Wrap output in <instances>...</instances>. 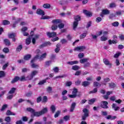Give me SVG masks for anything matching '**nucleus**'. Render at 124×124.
Wrapping results in <instances>:
<instances>
[{
  "label": "nucleus",
  "instance_id": "1",
  "mask_svg": "<svg viewBox=\"0 0 124 124\" xmlns=\"http://www.w3.org/2000/svg\"><path fill=\"white\" fill-rule=\"evenodd\" d=\"M47 56V53H45L43 54L41 56H40L39 55H36L33 59H32L31 61V62H35L36 60H37L39 59L40 61H43L44 59L46 58V57Z\"/></svg>",
  "mask_w": 124,
  "mask_h": 124
},
{
  "label": "nucleus",
  "instance_id": "2",
  "mask_svg": "<svg viewBox=\"0 0 124 124\" xmlns=\"http://www.w3.org/2000/svg\"><path fill=\"white\" fill-rule=\"evenodd\" d=\"M74 19L75 21L73 23V30L76 31V28H77V26H78V24L79 23V21L81 20V17L79 16H74Z\"/></svg>",
  "mask_w": 124,
  "mask_h": 124
},
{
  "label": "nucleus",
  "instance_id": "3",
  "mask_svg": "<svg viewBox=\"0 0 124 124\" xmlns=\"http://www.w3.org/2000/svg\"><path fill=\"white\" fill-rule=\"evenodd\" d=\"M82 111L84 114L82 116V121H86L87 118L89 117V110L87 108H84Z\"/></svg>",
  "mask_w": 124,
  "mask_h": 124
},
{
  "label": "nucleus",
  "instance_id": "4",
  "mask_svg": "<svg viewBox=\"0 0 124 124\" xmlns=\"http://www.w3.org/2000/svg\"><path fill=\"white\" fill-rule=\"evenodd\" d=\"M77 93H78V90L76 88H74L72 92V94H69V97H70V98H75V97L77 96Z\"/></svg>",
  "mask_w": 124,
  "mask_h": 124
},
{
  "label": "nucleus",
  "instance_id": "5",
  "mask_svg": "<svg viewBox=\"0 0 124 124\" xmlns=\"http://www.w3.org/2000/svg\"><path fill=\"white\" fill-rule=\"evenodd\" d=\"M108 102L105 101H102L101 102L100 107L103 108V109H108Z\"/></svg>",
  "mask_w": 124,
  "mask_h": 124
},
{
  "label": "nucleus",
  "instance_id": "6",
  "mask_svg": "<svg viewBox=\"0 0 124 124\" xmlns=\"http://www.w3.org/2000/svg\"><path fill=\"white\" fill-rule=\"evenodd\" d=\"M84 50H86V46H77L74 49V51H78V52H83Z\"/></svg>",
  "mask_w": 124,
  "mask_h": 124
},
{
  "label": "nucleus",
  "instance_id": "7",
  "mask_svg": "<svg viewBox=\"0 0 124 124\" xmlns=\"http://www.w3.org/2000/svg\"><path fill=\"white\" fill-rule=\"evenodd\" d=\"M46 35H47L48 37H49V38L55 37L57 35V33L55 32H47L46 33Z\"/></svg>",
  "mask_w": 124,
  "mask_h": 124
},
{
  "label": "nucleus",
  "instance_id": "8",
  "mask_svg": "<svg viewBox=\"0 0 124 124\" xmlns=\"http://www.w3.org/2000/svg\"><path fill=\"white\" fill-rule=\"evenodd\" d=\"M40 116H41V113L40 111L35 112V111H34V113H33V114H31V117L34 118V117H40Z\"/></svg>",
  "mask_w": 124,
  "mask_h": 124
},
{
  "label": "nucleus",
  "instance_id": "9",
  "mask_svg": "<svg viewBox=\"0 0 124 124\" xmlns=\"http://www.w3.org/2000/svg\"><path fill=\"white\" fill-rule=\"evenodd\" d=\"M37 14L38 15H41L42 16H44L45 15V13H44V11L40 9H38L36 11Z\"/></svg>",
  "mask_w": 124,
  "mask_h": 124
},
{
  "label": "nucleus",
  "instance_id": "10",
  "mask_svg": "<svg viewBox=\"0 0 124 124\" xmlns=\"http://www.w3.org/2000/svg\"><path fill=\"white\" fill-rule=\"evenodd\" d=\"M83 13L85 14V15H86L87 17H92V16H93V14H92V13L87 10H83Z\"/></svg>",
  "mask_w": 124,
  "mask_h": 124
},
{
  "label": "nucleus",
  "instance_id": "11",
  "mask_svg": "<svg viewBox=\"0 0 124 124\" xmlns=\"http://www.w3.org/2000/svg\"><path fill=\"white\" fill-rule=\"evenodd\" d=\"M104 63L106 65H109V67H112V64L110 63V62H109V60L107 59H104L103 60Z\"/></svg>",
  "mask_w": 124,
  "mask_h": 124
},
{
  "label": "nucleus",
  "instance_id": "12",
  "mask_svg": "<svg viewBox=\"0 0 124 124\" xmlns=\"http://www.w3.org/2000/svg\"><path fill=\"white\" fill-rule=\"evenodd\" d=\"M91 85V82L88 81H84L82 82L81 86H83L84 87H88Z\"/></svg>",
  "mask_w": 124,
  "mask_h": 124
},
{
  "label": "nucleus",
  "instance_id": "13",
  "mask_svg": "<svg viewBox=\"0 0 124 124\" xmlns=\"http://www.w3.org/2000/svg\"><path fill=\"white\" fill-rule=\"evenodd\" d=\"M76 107V103L73 102L72 103L71 106V108L70 109V112H73L75 109V107Z\"/></svg>",
  "mask_w": 124,
  "mask_h": 124
},
{
  "label": "nucleus",
  "instance_id": "14",
  "mask_svg": "<svg viewBox=\"0 0 124 124\" xmlns=\"http://www.w3.org/2000/svg\"><path fill=\"white\" fill-rule=\"evenodd\" d=\"M78 63H79V62L77 61L67 62V64H69V65H73V64H78Z\"/></svg>",
  "mask_w": 124,
  "mask_h": 124
},
{
  "label": "nucleus",
  "instance_id": "15",
  "mask_svg": "<svg viewBox=\"0 0 124 124\" xmlns=\"http://www.w3.org/2000/svg\"><path fill=\"white\" fill-rule=\"evenodd\" d=\"M52 23L54 25H57V24H61L62 23V20L61 19H53L52 21Z\"/></svg>",
  "mask_w": 124,
  "mask_h": 124
},
{
  "label": "nucleus",
  "instance_id": "16",
  "mask_svg": "<svg viewBox=\"0 0 124 124\" xmlns=\"http://www.w3.org/2000/svg\"><path fill=\"white\" fill-rule=\"evenodd\" d=\"M110 78H104V81L102 82V84L103 85H104L105 86H106L108 82H109Z\"/></svg>",
  "mask_w": 124,
  "mask_h": 124
},
{
  "label": "nucleus",
  "instance_id": "17",
  "mask_svg": "<svg viewBox=\"0 0 124 124\" xmlns=\"http://www.w3.org/2000/svg\"><path fill=\"white\" fill-rule=\"evenodd\" d=\"M107 120H110L111 121H113V120H115V119H117V116H112V115H108L106 117Z\"/></svg>",
  "mask_w": 124,
  "mask_h": 124
},
{
  "label": "nucleus",
  "instance_id": "18",
  "mask_svg": "<svg viewBox=\"0 0 124 124\" xmlns=\"http://www.w3.org/2000/svg\"><path fill=\"white\" fill-rule=\"evenodd\" d=\"M39 38V35H35L34 37L32 39V43L33 44H35V42L37 39Z\"/></svg>",
  "mask_w": 124,
  "mask_h": 124
},
{
  "label": "nucleus",
  "instance_id": "19",
  "mask_svg": "<svg viewBox=\"0 0 124 124\" xmlns=\"http://www.w3.org/2000/svg\"><path fill=\"white\" fill-rule=\"evenodd\" d=\"M6 115L7 116H15L16 114L14 112H12L10 110H8L6 111Z\"/></svg>",
  "mask_w": 124,
  "mask_h": 124
},
{
  "label": "nucleus",
  "instance_id": "20",
  "mask_svg": "<svg viewBox=\"0 0 124 124\" xmlns=\"http://www.w3.org/2000/svg\"><path fill=\"white\" fill-rule=\"evenodd\" d=\"M60 48H61V44H58L56 45V48L55 49V53H59V52H60V50H61Z\"/></svg>",
  "mask_w": 124,
  "mask_h": 124
},
{
  "label": "nucleus",
  "instance_id": "21",
  "mask_svg": "<svg viewBox=\"0 0 124 124\" xmlns=\"http://www.w3.org/2000/svg\"><path fill=\"white\" fill-rule=\"evenodd\" d=\"M20 80V78L19 77H15L11 81L12 84H14V83H16L17 81Z\"/></svg>",
  "mask_w": 124,
  "mask_h": 124
},
{
  "label": "nucleus",
  "instance_id": "22",
  "mask_svg": "<svg viewBox=\"0 0 124 124\" xmlns=\"http://www.w3.org/2000/svg\"><path fill=\"white\" fill-rule=\"evenodd\" d=\"M48 111V108H44L42 110H41L40 113L41 115H44V114H45V113H47Z\"/></svg>",
  "mask_w": 124,
  "mask_h": 124
},
{
  "label": "nucleus",
  "instance_id": "23",
  "mask_svg": "<svg viewBox=\"0 0 124 124\" xmlns=\"http://www.w3.org/2000/svg\"><path fill=\"white\" fill-rule=\"evenodd\" d=\"M27 110L28 112H30V113H31V115H33V113H34V111H35V110L33 109V108H27Z\"/></svg>",
  "mask_w": 124,
  "mask_h": 124
},
{
  "label": "nucleus",
  "instance_id": "24",
  "mask_svg": "<svg viewBox=\"0 0 124 124\" xmlns=\"http://www.w3.org/2000/svg\"><path fill=\"white\" fill-rule=\"evenodd\" d=\"M89 58H84L81 59L79 62L80 63H85V62H88V61H89Z\"/></svg>",
  "mask_w": 124,
  "mask_h": 124
},
{
  "label": "nucleus",
  "instance_id": "25",
  "mask_svg": "<svg viewBox=\"0 0 124 124\" xmlns=\"http://www.w3.org/2000/svg\"><path fill=\"white\" fill-rule=\"evenodd\" d=\"M112 107L115 111H118V110H120V107H117V105L115 104H112Z\"/></svg>",
  "mask_w": 124,
  "mask_h": 124
},
{
  "label": "nucleus",
  "instance_id": "26",
  "mask_svg": "<svg viewBox=\"0 0 124 124\" xmlns=\"http://www.w3.org/2000/svg\"><path fill=\"white\" fill-rule=\"evenodd\" d=\"M31 58V54H27L24 57V59L25 61H29Z\"/></svg>",
  "mask_w": 124,
  "mask_h": 124
},
{
  "label": "nucleus",
  "instance_id": "27",
  "mask_svg": "<svg viewBox=\"0 0 124 124\" xmlns=\"http://www.w3.org/2000/svg\"><path fill=\"white\" fill-rule=\"evenodd\" d=\"M102 13L104 15H108V14H110V11L108 9H105L102 11Z\"/></svg>",
  "mask_w": 124,
  "mask_h": 124
},
{
  "label": "nucleus",
  "instance_id": "28",
  "mask_svg": "<svg viewBox=\"0 0 124 124\" xmlns=\"http://www.w3.org/2000/svg\"><path fill=\"white\" fill-rule=\"evenodd\" d=\"M46 92L48 93H52V91H53V88L50 86L48 87L46 89Z\"/></svg>",
  "mask_w": 124,
  "mask_h": 124
},
{
  "label": "nucleus",
  "instance_id": "29",
  "mask_svg": "<svg viewBox=\"0 0 124 124\" xmlns=\"http://www.w3.org/2000/svg\"><path fill=\"white\" fill-rule=\"evenodd\" d=\"M32 68H39V65L35 64L33 62L32 63L31 65Z\"/></svg>",
  "mask_w": 124,
  "mask_h": 124
},
{
  "label": "nucleus",
  "instance_id": "30",
  "mask_svg": "<svg viewBox=\"0 0 124 124\" xmlns=\"http://www.w3.org/2000/svg\"><path fill=\"white\" fill-rule=\"evenodd\" d=\"M4 121L5 122H6V123H9L10 122H11V118H10L9 116H7L5 118Z\"/></svg>",
  "mask_w": 124,
  "mask_h": 124
},
{
  "label": "nucleus",
  "instance_id": "31",
  "mask_svg": "<svg viewBox=\"0 0 124 124\" xmlns=\"http://www.w3.org/2000/svg\"><path fill=\"white\" fill-rule=\"evenodd\" d=\"M59 3L61 5H62L63 4H67V3H68V1H67V0H61L59 1Z\"/></svg>",
  "mask_w": 124,
  "mask_h": 124
},
{
  "label": "nucleus",
  "instance_id": "32",
  "mask_svg": "<svg viewBox=\"0 0 124 124\" xmlns=\"http://www.w3.org/2000/svg\"><path fill=\"white\" fill-rule=\"evenodd\" d=\"M93 86L94 87H100L101 86V84H100V83H99L98 82L95 81L93 83Z\"/></svg>",
  "mask_w": 124,
  "mask_h": 124
},
{
  "label": "nucleus",
  "instance_id": "33",
  "mask_svg": "<svg viewBox=\"0 0 124 124\" xmlns=\"http://www.w3.org/2000/svg\"><path fill=\"white\" fill-rule=\"evenodd\" d=\"M4 42L5 44V45H7V46H9L10 45V41L9 40L7 39H5L4 40Z\"/></svg>",
  "mask_w": 124,
  "mask_h": 124
},
{
  "label": "nucleus",
  "instance_id": "34",
  "mask_svg": "<svg viewBox=\"0 0 124 124\" xmlns=\"http://www.w3.org/2000/svg\"><path fill=\"white\" fill-rule=\"evenodd\" d=\"M95 100H96V99L95 98H93L92 99L89 100L88 103L89 104H93L95 102Z\"/></svg>",
  "mask_w": 124,
  "mask_h": 124
},
{
  "label": "nucleus",
  "instance_id": "35",
  "mask_svg": "<svg viewBox=\"0 0 124 124\" xmlns=\"http://www.w3.org/2000/svg\"><path fill=\"white\" fill-rule=\"evenodd\" d=\"M5 77V73L3 71H0V78Z\"/></svg>",
  "mask_w": 124,
  "mask_h": 124
},
{
  "label": "nucleus",
  "instance_id": "36",
  "mask_svg": "<svg viewBox=\"0 0 124 124\" xmlns=\"http://www.w3.org/2000/svg\"><path fill=\"white\" fill-rule=\"evenodd\" d=\"M50 110L52 113H55L56 111V107L54 105H52L50 107Z\"/></svg>",
  "mask_w": 124,
  "mask_h": 124
},
{
  "label": "nucleus",
  "instance_id": "37",
  "mask_svg": "<svg viewBox=\"0 0 124 124\" xmlns=\"http://www.w3.org/2000/svg\"><path fill=\"white\" fill-rule=\"evenodd\" d=\"M111 25L113 27H119V25H120V23H119V22L118 21H115L112 23Z\"/></svg>",
  "mask_w": 124,
  "mask_h": 124
},
{
  "label": "nucleus",
  "instance_id": "38",
  "mask_svg": "<svg viewBox=\"0 0 124 124\" xmlns=\"http://www.w3.org/2000/svg\"><path fill=\"white\" fill-rule=\"evenodd\" d=\"M38 73V71L36 70L33 71L31 72V74L32 75L33 77H34L36 74Z\"/></svg>",
  "mask_w": 124,
  "mask_h": 124
},
{
  "label": "nucleus",
  "instance_id": "39",
  "mask_svg": "<svg viewBox=\"0 0 124 124\" xmlns=\"http://www.w3.org/2000/svg\"><path fill=\"white\" fill-rule=\"evenodd\" d=\"M22 49H23V46L22 45H19L17 47L16 51L17 52H20Z\"/></svg>",
  "mask_w": 124,
  "mask_h": 124
},
{
  "label": "nucleus",
  "instance_id": "40",
  "mask_svg": "<svg viewBox=\"0 0 124 124\" xmlns=\"http://www.w3.org/2000/svg\"><path fill=\"white\" fill-rule=\"evenodd\" d=\"M21 21V18H18L13 25V28H16V25Z\"/></svg>",
  "mask_w": 124,
  "mask_h": 124
},
{
  "label": "nucleus",
  "instance_id": "41",
  "mask_svg": "<svg viewBox=\"0 0 124 124\" xmlns=\"http://www.w3.org/2000/svg\"><path fill=\"white\" fill-rule=\"evenodd\" d=\"M72 69H73V70H78V69H80V67H79V66L78 65H76L73 66Z\"/></svg>",
  "mask_w": 124,
  "mask_h": 124
},
{
  "label": "nucleus",
  "instance_id": "42",
  "mask_svg": "<svg viewBox=\"0 0 124 124\" xmlns=\"http://www.w3.org/2000/svg\"><path fill=\"white\" fill-rule=\"evenodd\" d=\"M19 81H21V82L27 81V78L25 76H22L20 78H19Z\"/></svg>",
  "mask_w": 124,
  "mask_h": 124
},
{
  "label": "nucleus",
  "instance_id": "43",
  "mask_svg": "<svg viewBox=\"0 0 124 124\" xmlns=\"http://www.w3.org/2000/svg\"><path fill=\"white\" fill-rule=\"evenodd\" d=\"M108 86L109 88L113 89V88H115L116 87V84L113 82H111L108 84Z\"/></svg>",
  "mask_w": 124,
  "mask_h": 124
},
{
  "label": "nucleus",
  "instance_id": "44",
  "mask_svg": "<svg viewBox=\"0 0 124 124\" xmlns=\"http://www.w3.org/2000/svg\"><path fill=\"white\" fill-rule=\"evenodd\" d=\"M90 66H91V63L89 62L85 63L83 65V67L84 68H86L87 67H90Z\"/></svg>",
  "mask_w": 124,
  "mask_h": 124
},
{
  "label": "nucleus",
  "instance_id": "45",
  "mask_svg": "<svg viewBox=\"0 0 124 124\" xmlns=\"http://www.w3.org/2000/svg\"><path fill=\"white\" fill-rule=\"evenodd\" d=\"M2 24L4 26H6V25H10V22L8 20H3L2 22Z\"/></svg>",
  "mask_w": 124,
  "mask_h": 124
},
{
  "label": "nucleus",
  "instance_id": "46",
  "mask_svg": "<svg viewBox=\"0 0 124 124\" xmlns=\"http://www.w3.org/2000/svg\"><path fill=\"white\" fill-rule=\"evenodd\" d=\"M57 29H58V25L56 24H53L51 26V29L52 30V31H56Z\"/></svg>",
  "mask_w": 124,
  "mask_h": 124
},
{
  "label": "nucleus",
  "instance_id": "47",
  "mask_svg": "<svg viewBox=\"0 0 124 124\" xmlns=\"http://www.w3.org/2000/svg\"><path fill=\"white\" fill-rule=\"evenodd\" d=\"M97 88H94V89H93V90L89 92V93H97Z\"/></svg>",
  "mask_w": 124,
  "mask_h": 124
},
{
  "label": "nucleus",
  "instance_id": "48",
  "mask_svg": "<svg viewBox=\"0 0 124 124\" xmlns=\"http://www.w3.org/2000/svg\"><path fill=\"white\" fill-rule=\"evenodd\" d=\"M45 83H46V80H42L41 81H40L38 83V85H39L40 86H41L42 85H44V84H45Z\"/></svg>",
  "mask_w": 124,
  "mask_h": 124
},
{
  "label": "nucleus",
  "instance_id": "49",
  "mask_svg": "<svg viewBox=\"0 0 124 124\" xmlns=\"http://www.w3.org/2000/svg\"><path fill=\"white\" fill-rule=\"evenodd\" d=\"M116 6H117V4H116L115 3L113 2L109 4V7H110V8H114Z\"/></svg>",
  "mask_w": 124,
  "mask_h": 124
},
{
  "label": "nucleus",
  "instance_id": "50",
  "mask_svg": "<svg viewBox=\"0 0 124 124\" xmlns=\"http://www.w3.org/2000/svg\"><path fill=\"white\" fill-rule=\"evenodd\" d=\"M52 63V61H46L45 62V66H49L50 64Z\"/></svg>",
  "mask_w": 124,
  "mask_h": 124
},
{
  "label": "nucleus",
  "instance_id": "51",
  "mask_svg": "<svg viewBox=\"0 0 124 124\" xmlns=\"http://www.w3.org/2000/svg\"><path fill=\"white\" fill-rule=\"evenodd\" d=\"M61 43L62 44H66V43H67V40L65 39H62L61 40Z\"/></svg>",
  "mask_w": 124,
  "mask_h": 124
},
{
  "label": "nucleus",
  "instance_id": "52",
  "mask_svg": "<svg viewBox=\"0 0 124 124\" xmlns=\"http://www.w3.org/2000/svg\"><path fill=\"white\" fill-rule=\"evenodd\" d=\"M15 91H16V88H12L11 90L9 92V93L12 94L15 93Z\"/></svg>",
  "mask_w": 124,
  "mask_h": 124
},
{
  "label": "nucleus",
  "instance_id": "53",
  "mask_svg": "<svg viewBox=\"0 0 124 124\" xmlns=\"http://www.w3.org/2000/svg\"><path fill=\"white\" fill-rule=\"evenodd\" d=\"M43 7L44 8L48 9V8H50V7H51V6L49 4L46 3L43 5Z\"/></svg>",
  "mask_w": 124,
  "mask_h": 124
},
{
  "label": "nucleus",
  "instance_id": "54",
  "mask_svg": "<svg viewBox=\"0 0 124 124\" xmlns=\"http://www.w3.org/2000/svg\"><path fill=\"white\" fill-rule=\"evenodd\" d=\"M121 55H122V53L121 52H118L117 53L115 54L114 55V58H115V59H117V58H119V57H120V56H121Z\"/></svg>",
  "mask_w": 124,
  "mask_h": 124
},
{
  "label": "nucleus",
  "instance_id": "55",
  "mask_svg": "<svg viewBox=\"0 0 124 124\" xmlns=\"http://www.w3.org/2000/svg\"><path fill=\"white\" fill-rule=\"evenodd\" d=\"M7 104H5L4 105L2 106L0 111H4V110H5V109H6V108H7Z\"/></svg>",
  "mask_w": 124,
  "mask_h": 124
},
{
  "label": "nucleus",
  "instance_id": "56",
  "mask_svg": "<svg viewBox=\"0 0 124 124\" xmlns=\"http://www.w3.org/2000/svg\"><path fill=\"white\" fill-rule=\"evenodd\" d=\"M8 65H9V63L8 62L4 64L3 66H2L3 70H5V69H6V68H7V66H8Z\"/></svg>",
  "mask_w": 124,
  "mask_h": 124
},
{
  "label": "nucleus",
  "instance_id": "57",
  "mask_svg": "<svg viewBox=\"0 0 124 124\" xmlns=\"http://www.w3.org/2000/svg\"><path fill=\"white\" fill-rule=\"evenodd\" d=\"M84 56L85 55H84V53H80L78 55V58H79V59H83V58L84 57Z\"/></svg>",
  "mask_w": 124,
  "mask_h": 124
},
{
  "label": "nucleus",
  "instance_id": "58",
  "mask_svg": "<svg viewBox=\"0 0 124 124\" xmlns=\"http://www.w3.org/2000/svg\"><path fill=\"white\" fill-rule=\"evenodd\" d=\"M42 100V98L41 97V96H39L36 99V102L37 103H40V102Z\"/></svg>",
  "mask_w": 124,
  "mask_h": 124
},
{
  "label": "nucleus",
  "instance_id": "59",
  "mask_svg": "<svg viewBox=\"0 0 124 124\" xmlns=\"http://www.w3.org/2000/svg\"><path fill=\"white\" fill-rule=\"evenodd\" d=\"M15 36H16V35H15V33H14L9 34V38H14Z\"/></svg>",
  "mask_w": 124,
  "mask_h": 124
},
{
  "label": "nucleus",
  "instance_id": "60",
  "mask_svg": "<svg viewBox=\"0 0 124 124\" xmlns=\"http://www.w3.org/2000/svg\"><path fill=\"white\" fill-rule=\"evenodd\" d=\"M3 52L4 53H9V49L7 47H5L3 49Z\"/></svg>",
  "mask_w": 124,
  "mask_h": 124
},
{
  "label": "nucleus",
  "instance_id": "61",
  "mask_svg": "<svg viewBox=\"0 0 124 124\" xmlns=\"http://www.w3.org/2000/svg\"><path fill=\"white\" fill-rule=\"evenodd\" d=\"M101 41H106V40H107L108 38L107 37L104 36H102V37H101Z\"/></svg>",
  "mask_w": 124,
  "mask_h": 124
},
{
  "label": "nucleus",
  "instance_id": "62",
  "mask_svg": "<svg viewBox=\"0 0 124 124\" xmlns=\"http://www.w3.org/2000/svg\"><path fill=\"white\" fill-rule=\"evenodd\" d=\"M53 70L55 73H58L59 72V67H55L53 69Z\"/></svg>",
  "mask_w": 124,
  "mask_h": 124
},
{
  "label": "nucleus",
  "instance_id": "63",
  "mask_svg": "<svg viewBox=\"0 0 124 124\" xmlns=\"http://www.w3.org/2000/svg\"><path fill=\"white\" fill-rule=\"evenodd\" d=\"M26 44L27 45H29V44H31V39L30 38L26 39Z\"/></svg>",
  "mask_w": 124,
  "mask_h": 124
},
{
  "label": "nucleus",
  "instance_id": "64",
  "mask_svg": "<svg viewBox=\"0 0 124 124\" xmlns=\"http://www.w3.org/2000/svg\"><path fill=\"white\" fill-rule=\"evenodd\" d=\"M33 78V77L32 76V75L31 74L29 76H28L26 77L27 80H32V79Z\"/></svg>",
  "mask_w": 124,
  "mask_h": 124
}]
</instances>
